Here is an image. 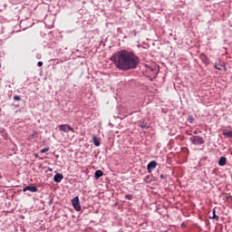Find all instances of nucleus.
<instances>
[{
  "label": "nucleus",
  "instance_id": "11",
  "mask_svg": "<svg viewBox=\"0 0 232 232\" xmlns=\"http://www.w3.org/2000/svg\"><path fill=\"white\" fill-rule=\"evenodd\" d=\"M0 135H2V137L5 140H6V139H8V134L6 133V130H5V128L0 127Z\"/></svg>",
  "mask_w": 232,
  "mask_h": 232
},
{
  "label": "nucleus",
  "instance_id": "13",
  "mask_svg": "<svg viewBox=\"0 0 232 232\" xmlns=\"http://www.w3.org/2000/svg\"><path fill=\"white\" fill-rule=\"evenodd\" d=\"M227 162V160L226 157H221L218 160V166H226V163Z\"/></svg>",
  "mask_w": 232,
  "mask_h": 232
},
{
  "label": "nucleus",
  "instance_id": "1",
  "mask_svg": "<svg viewBox=\"0 0 232 232\" xmlns=\"http://www.w3.org/2000/svg\"><path fill=\"white\" fill-rule=\"evenodd\" d=\"M111 61L118 70L121 72H130V70H137L140 64V58L133 51L126 49L117 51L111 57Z\"/></svg>",
  "mask_w": 232,
  "mask_h": 232
},
{
  "label": "nucleus",
  "instance_id": "27",
  "mask_svg": "<svg viewBox=\"0 0 232 232\" xmlns=\"http://www.w3.org/2000/svg\"><path fill=\"white\" fill-rule=\"evenodd\" d=\"M134 32V35H137V32L136 31H133Z\"/></svg>",
  "mask_w": 232,
  "mask_h": 232
},
{
  "label": "nucleus",
  "instance_id": "15",
  "mask_svg": "<svg viewBox=\"0 0 232 232\" xmlns=\"http://www.w3.org/2000/svg\"><path fill=\"white\" fill-rule=\"evenodd\" d=\"M153 180V176H146L145 179H144V181L146 182V184H151Z\"/></svg>",
  "mask_w": 232,
  "mask_h": 232
},
{
  "label": "nucleus",
  "instance_id": "4",
  "mask_svg": "<svg viewBox=\"0 0 232 232\" xmlns=\"http://www.w3.org/2000/svg\"><path fill=\"white\" fill-rule=\"evenodd\" d=\"M59 130L63 131V133H69V131H72V133L75 132L73 128L70 126L69 124H62L59 126Z\"/></svg>",
  "mask_w": 232,
  "mask_h": 232
},
{
  "label": "nucleus",
  "instance_id": "2",
  "mask_svg": "<svg viewBox=\"0 0 232 232\" xmlns=\"http://www.w3.org/2000/svg\"><path fill=\"white\" fill-rule=\"evenodd\" d=\"M159 67L157 65L152 66H146L145 70V77H148L150 81L153 82L155 79H157V76L159 75Z\"/></svg>",
  "mask_w": 232,
  "mask_h": 232
},
{
  "label": "nucleus",
  "instance_id": "28",
  "mask_svg": "<svg viewBox=\"0 0 232 232\" xmlns=\"http://www.w3.org/2000/svg\"><path fill=\"white\" fill-rule=\"evenodd\" d=\"M181 226H182V227H186V226L184 225V223H183Z\"/></svg>",
  "mask_w": 232,
  "mask_h": 232
},
{
  "label": "nucleus",
  "instance_id": "17",
  "mask_svg": "<svg viewBox=\"0 0 232 232\" xmlns=\"http://www.w3.org/2000/svg\"><path fill=\"white\" fill-rule=\"evenodd\" d=\"M217 210L215 208H213V217H211L210 218H213L214 220H218L220 218L219 216H217Z\"/></svg>",
  "mask_w": 232,
  "mask_h": 232
},
{
  "label": "nucleus",
  "instance_id": "7",
  "mask_svg": "<svg viewBox=\"0 0 232 232\" xmlns=\"http://www.w3.org/2000/svg\"><path fill=\"white\" fill-rule=\"evenodd\" d=\"M199 58H200V60L202 61V63H203L204 64H206V66H208V65L209 64L210 60H209V58L208 57V55H206V53H201L199 54Z\"/></svg>",
  "mask_w": 232,
  "mask_h": 232
},
{
  "label": "nucleus",
  "instance_id": "26",
  "mask_svg": "<svg viewBox=\"0 0 232 232\" xmlns=\"http://www.w3.org/2000/svg\"><path fill=\"white\" fill-rule=\"evenodd\" d=\"M48 204H49V206H52V204H53V199H50Z\"/></svg>",
  "mask_w": 232,
  "mask_h": 232
},
{
  "label": "nucleus",
  "instance_id": "24",
  "mask_svg": "<svg viewBox=\"0 0 232 232\" xmlns=\"http://www.w3.org/2000/svg\"><path fill=\"white\" fill-rule=\"evenodd\" d=\"M37 66H39V68H41V66H43V62H38Z\"/></svg>",
  "mask_w": 232,
  "mask_h": 232
},
{
  "label": "nucleus",
  "instance_id": "9",
  "mask_svg": "<svg viewBox=\"0 0 232 232\" xmlns=\"http://www.w3.org/2000/svg\"><path fill=\"white\" fill-rule=\"evenodd\" d=\"M63 179H64V176L61 173H56L53 177V180L54 182H57V184H59V182H61Z\"/></svg>",
  "mask_w": 232,
  "mask_h": 232
},
{
  "label": "nucleus",
  "instance_id": "19",
  "mask_svg": "<svg viewBox=\"0 0 232 232\" xmlns=\"http://www.w3.org/2000/svg\"><path fill=\"white\" fill-rule=\"evenodd\" d=\"M188 122H189L190 124L193 123V121H195V118H193V116L189 115L187 118Z\"/></svg>",
  "mask_w": 232,
  "mask_h": 232
},
{
  "label": "nucleus",
  "instance_id": "14",
  "mask_svg": "<svg viewBox=\"0 0 232 232\" xmlns=\"http://www.w3.org/2000/svg\"><path fill=\"white\" fill-rule=\"evenodd\" d=\"M223 135L228 139H232V130H223Z\"/></svg>",
  "mask_w": 232,
  "mask_h": 232
},
{
  "label": "nucleus",
  "instance_id": "25",
  "mask_svg": "<svg viewBox=\"0 0 232 232\" xmlns=\"http://www.w3.org/2000/svg\"><path fill=\"white\" fill-rule=\"evenodd\" d=\"M160 177V179H163V180L166 179V176H165L164 174H161Z\"/></svg>",
  "mask_w": 232,
  "mask_h": 232
},
{
  "label": "nucleus",
  "instance_id": "20",
  "mask_svg": "<svg viewBox=\"0 0 232 232\" xmlns=\"http://www.w3.org/2000/svg\"><path fill=\"white\" fill-rule=\"evenodd\" d=\"M125 198H126L127 200H133V195H131V194H127V195H125Z\"/></svg>",
  "mask_w": 232,
  "mask_h": 232
},
{
  "label": "nucleus",
  "instance_id": "21",
  "mask_svg": "<svg viewBox=\"0 0 232 232\" xmlns=\"http://www.w3.org/2000/svg\"><path fill=\"white\" fill-rule=\"evenodd\" d=\"M47 151H50V148L46 147L40 150V153H46Z\"/></svg>",
  "mask_w": 232,
  "mask_h": 232
},
{
  "label": "nucleus",
  "instance_id": "10",
  "mask_svg": "<svg viewBox=\"0 0 232 232\" xmlns=\"http://www.w3.org/2000/svg\"><path fill=\"white\" fill-rule=\"evenodd\" d=\"M93 144L96 148H99L101 146V138H97V136L92 137Z\"/></svg>",
  "mask_w": 232,
  "mask_h": 232
},
{
  "label": "nucleus",
  "instance_id": "5",
  "mask_svg": "<svg viewBox=\"0 0 232 232\" xmlns=\"http://www.w3.org/2000/svg\"><path fill=\"white\" fill-rule=\"evenodd\" d=\"M72 204L76 211H81V202L79 201L78 196L72 199Z\"/></svg>",
  "mask_w": 232,
  "mask_h": 232
},
{
  "label": "nucleus",
  "instance_id": "8",
  "mask_svg": "<svg viewBox=\"0 0 232 232\" xmlns=\"http://www.w3.org/2000/svg\"><path fill=\"white\" fill-rule=\"evenodd\" d=\"M155 168H157L156 160H152V161L149 162V164L147 165V169H148L149 173H151V171H153V169H155Z\"/></svg>",
  "mask_w": 232,
  "mask_h": 232
},
{
  "label": "nucleus",
  "instance_id": "3",
  "mask_svg": "<svg viewBox=\"0 0 232 232\" xmlns=\"http://www.w3.org/2000/svg\"><path fill=\"white\" fill-rule=\"evenodd\" d=\"M189 140L191 144H194L195 146H198V144H204L205 142L204 138L200 136H192L189 138Z\"/></svg>",
  "mask_w": 232,
  "mask_h": 232
},
{
  "label": "nucleus",
  "instance_id": "22",
  "mask_svg": "<svg viewBox=\"0 0 232 232\" xmlns=\"http://www.w3.org/2000/svg\"><path fill=\"white\" fill-rule=\"evenodd\" d=\"M14 101H21V96H19V95H14Z\"/></svg>",
  "mask_w": 232,
  "mask_h": 232
},
{
  "label": "nucleus",
  "instance_id": "31",
  "mask_svg": "<svg viewBox=\"0 0 232 232\" xmlns=\"http://www.w3.org/2000/svg\"><path fill=\"white\" fill-rule=\"evenodd\" d=\"M120 232H124V231H122V230H120Z\"/></svg>",
  "mask_w": 232,
  "mask_h": 232
},
{
  "label": "nucleus",
  "instance_id": "30",
  "mask_svg": "<svg viewBox=\"0 0 232 232\" xmlns=\"http://www.w3.org/2000/svg\"><path fill=\"white\" fill-rule=\"evenodd\" d=\"M35 157H38V155H37V154H35Z\"/></svg>",
  "mask_w": 232,
  "mask_h": 232
},
{
  "label": "nucleus",
  "instance_id": "29",
  "mask_svg": "<svg viewBox=\"0 0 232 232\" xmlns=\"http://www.w3.org/2000/svg\"><path fill=\"white\" fill-rule=\"evenodd\" d=\"M48 169H49V171H52V169H51V168H49Z\"/></svg>",
  "mask_w": 232,
  "mask_h": 232
},
{
  "label": "nucleus",
  "instance_id": "18",
  "mask_svg": "<svg viewBox=\"0 0 232 232\" xmlns=\"http://www.w3.org/2000/svg\"><path fill=\"white\" fill-rule=\"evenodd\" d=\"M223 66H224V64H222V63H215L214 68H215L216 70L222 71V67H223Z\"/></svg>",
  "mask_w": 232,
  "mask_h": 232
},
{
  "label": "nucleus",
  "instance_id": "12",
  "mask_svg": "<svg viewBox=\"0 0 232 232\" xmlns=\"http://www.w3.org/2000/svg\"><path fill=\"white\" fill-rule=\"evenodd\" d=\"M102 175H104V172H102V170L101 169H98L94 173V179H96V180H99V179L102 177Z\"/></svg>",
  "mask_w": 232,
  "mask_h": 232
},
{
  "label": "nucleus",
  "instance_id": "16",
  "mask_svg": "<svg viewBox=\"0 0 232 232\" xmlns=\"http://www.w3.org/2000/svg\"><path fill=\"white\" fill-rule=\"evenodd\" d=\"M140 127L142 129V130H148L150 128V124H148V122H142Z\"/></svg>",
  "mask_w": 232,
  "mask_h": 232
},
{
  "label": "nucleus",
  "instance_id": "6",
  "mask_svg": "<svg viewBox=\"0 0 232 232\" xmlns=\"http://www.w3.org/2000/svg\"><path fill=\"white\" fill-rule=\"evenodd\" d=\"M23 191H31V193H37L39 191V188H37V186H26L23 188Z\"/></svg>",
  "mask_w": 232,
  "mask_h": 232
},
{
  "label": "nucleus",
  "instance_id": "23",
  "mask_svg": "<svg viewBox=\"0 0 232 232\" xmlns=\"http://www.w3.org/2000/svg\"><path fill=\"white\" fill-rule=\"evenodd\" d=\"M198 133H202L201 130H194V135H198Z\"/></svg>",
  "mask_w": 232,
  "mask_h": 232
}]
</instances>
